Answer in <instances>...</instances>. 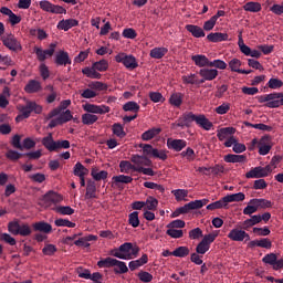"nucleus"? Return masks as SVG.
<instances>
[{
  "label": "nucleus",
  "instance_id": "nucleus-1",
  "mask_svg": "<svg viewBox=\"0 0 283 283\" xmlns=\"http://www.w3.org/2000/svg\"><path fill=\"white\" fill-rule=\"evenodd\" d=\"M8 231L12 235H22V238H28L32 235V228L28 223H19V220L10 221L8 223Z\"/></svg>",
  "mask_w": 283,
  "mask_h": 283
},
{
  "label": "nucleus",
  "instance_id": "nucleus-2",
  "mask_svg": "<svg viewBox=\"0 0 283 283\" xmlns=\"http://www.w3.org/2000/svg\"><path fill=\"white\" fill-rule=\"evenodd\" d=\"M259 103H266L265 107L275 109L283 106V93H271L258 97Z\"/></svg>",
  "mask_w": 283,
  "mask_h": 283
},
{
  "label": "nucleus",
  "instance_id": "nucleus-3",
  "mask_svg": "<svg viewBox=\"0 0 283 283\" xmlns=\"http://www.w3.org/2000/svg\"><path fill=\"white\" fill-rule=\"evenodd\" d=\"M208 202L209 200L207 199L190 201L189 203H186L184 207L177 208L172 212L171 218H178V216L189 213L190 211H193L196 209H202V207H205V205H207Z\"/></svg>",
  "mask_w": 283,
  "mask_h": 283
},
{
  "label": "nucleus",
  "instance_id": "nucleus-4",
  "mask_svg": "<svg viewBox=\"0 0 283 283\" xmlns=\"http://www.w3.org/2000/svg\"><path fill=\"white\" fill-rule=\"evenodd\" d=\"M139 147L143 149V154L146 158H159V160H167V153L165 150H158L149 144H140Z\"/></svg>",
  "mask_w": 283,
  "mask_h": 283
},
{
  "label": "nucleus",
  "instance_id": "nucleus-5",
  "mask_svg": "<svg viewBox=\"0 0 283 283\" xmlns=\"http://www.w3.org/2000/svg\"><path fill=\"white\" fill-rule=\"evenodd\" d=\"M1 41L4 45V48H8V50H10L11 52H21L23 50L21 42H19V40H17L14 34H12V33L3 35L1 38Z\"/></svg>",
  "mask_w": 283,
  "mask_h": 283
},
{
  "label": "nucleus",
  "instance_id": "nucleus-6",
  "mask_svg": "<svg viewBox=\"0 0 283 283\" xmlns=\"http://www.w3.org/2000/svg\"><path fill=\"white\" fill-rule=\"evenodd\" d=\"M42 202L44 209H50L52 205H60V202H63V197L61 193L50 190L43 196Z\"/></svg>",
  "mask_w": 283,
  "mask_h": 283
},
{
  "label": "nucleus",
  "instance_id": "nucleus-7",
  "mask_svg": "<svg viewBox=\"0 0 283 283\" xmlns=\"http://www.w3.org/2000/svg\"><path fill=\"white\" fill-rule=\"evenodd\" d=\"M132 242L123 243L118 249H114L111 251V254L114 258H118L119 260H132Z\"/></svg>",
  "mask_w": 283,
  "mask_h": 283
},
{
  "label": "nucleus",
  "instance_id": "nucleus-8",
  "mask_svg": "<svg viewBox=\"0 0 283 283\" xmlns=\"http://www.w3.org/2000/svg\"><path fill=\"white\" fill-rule=\"evenodd\" d=\"M116 63H123L127 70H136L138 62L134 55H127L126 53H119L115 56Z\"/></svg>",
  "mask_w": 283,
  "mask_h": 283
},
{
  "label": "nucleus",
  "instance_id": "nucleus-9",
  "mask_svg": "<svg viewBox=\"0 0 283 283\" xmlns=\"http://www.w3.org/2000/svg\"><path fill=\"white\" fill-rule=\"evenodd\" d=\"M271 171H273V169H271L269 165L265 167H254L245 174V178H266Z\"/></svg>",
  "mask_w": 283,
  "mask_h": 283
},
{
  "label": "nucleus",
  "instance_id": "nucleus-10",
  "mask_svg": "<svg viewBox=\"0 0 283 283\" xmlns=\"http://www.w3.org/2000/svg\"><path fill=\"white\" fill-rule=\"evenodd\" d=\"M229 240L232 242H249L251 240V235L247 233V231L242 229L234 228L228 234Z\"/></svg>",
  "mask_w": 283,
  "mask_h": 283
},
{
  "label": "nucleus",
  "instance_id": "nucleus-11",
  "mask_svg": "<svg viewBox=\"0 0 283 283\" xmlns=\"http://www.w3.org/2000/svg\"><path fill=\"white\" fill-rule=\"evenodd\" d=\"M83 109L88 114H109L111 112L109 106H105V105L98 106L90 103L84 104Z\"/></svg>",
  "mask_w": 283,
  "mask_h": 283
},
{
  "label": "nucleus",
  "instance_id": "nucleus-12",
  "mask_svg": "<svg viewBox=\"0 0 283 283\" xmlns=\"http://www.w3.org/2000/svg\"><path fill=\"white\" fill-rule=\"evenodd\" d=\"M54 63L57 66L61 65H72V60L70 59V53L61 50L55 54Z\"/></svg>",
  "mask_w": 283,
  "mask_h": 283
},
{
  "label": "nucleus",
  "instance_id": "nucleus-13",
  "mask_svg": "<svg viewBox=\"0 0 283 283\" xmlns=\"http://www.w3.org/2000/svg\"><path fill=\"white\" fill-rule=\"evenodd\" d=\"M198 115L193 114L192 112L188 114H184L177 123V127H191V123H196Z\"/></svg>",
  "mask_w": 283,
  "mask_h": 283
},
{
  "label": "nucleus",
  "instance_id": "nucleus-14",
  "mask_svg": "<svg viewBox=\"0 0 283 283\" xmlns=\"http://www.w3.org/2000/svg\"><path fill=\"white\" fill-rule=\"evenodd\" d=\"M130 163H134L136 167H151L153 163L149 157L140 156V155H133L130 157Z\"/></svg>",
  "mask_w": 283,
  "mask_h": 283
},
{
  "label": "nucleus",
  "instance_id": "nucleus-15",
  "mask_svg": "<svg viewBox=\"0 0 283 283\" xmlns=\"http://www.w3.org/2000/svg\"><path fill=\"white\" fill-rule=\"evenodd\" d=\"M130 182H134L132 176L119 175L113 177V185H115L117 189H124L123 185H129Z\"/></svg>",
  "mask_w": 283,
  "mask_h": 283
},
{
  "label": "nucleus",
  "instance_id": "nucleus-16",
  "mask_svg": "<svg viewBox=\"0 0 283 283\" xmlns=\"http://www.w3.org/2000/svg\"><path fill=\"white\" fill-rule=\"evenodd\" d=\"M70 105H72V101H70V99L62 101L59 107L52 109L48 114L46 120H50L51 118H54V116H59V114H61V112H63V109H67V107H70Z\"/></svg>",
  "mask_w": 283,
  "mask_h": 283
},
{
  "label": "nucleus",
  "instance_id": "nucleus-17",
  "mask_svg": "<svg viewBox=\"0 0 283 283\" xmlns=\"http://www.w3.org/2000/svg\"><path fill=\"white\" fill-rule=\"evenodd\" d=\"M200 76L203 77V80L200 81V83H205V81H213L218 77V70L216 69H201L199 71Z\"/></svg>",
  "mask_w": 283,
  "mask_h": 283
},
{
  "label": "nucleus",
  "instance_id": "nucleus-18",
  "mask_svg": "<svg viewBox=\"0 0 283 283\" xmlns=\"http://www.w3.org/2000/svg\"><path fill=\"white\" fill-rule=\"evenodd\" d=\"M41 90H43L41 82L36 80H30L24 86V92H27V94H36V92H41Z\"/></svg>",
  "mask_w": 283,
  "mask_h": 283
},
{
  "label": "nucleus",
  "instance_id": "nucleus-19",
  "mask_svg": "<svg viewBox=\"0 0 283 283\" xmlns=\"http://www.w3.org/2000/svg\"><path fill=\"white\" fill-rule=\"evenodd\" d=\"M167 145L169 149H174L175 151H182V149L187 147V142L184 139H168Z\"/></svg>",
  "mask_w": 283,
  "mask_h": 283
},
{
  "label": "nucleus",
  "instance_id": "nucleus-20",
  "mask_svg": "<svg viewBox=\"0 0 283 283\" xmlns=\"http://www.w3.org/2000/svg\"><path fill=\"white\" fill-rule=\"evenodd\" d=\"M33 231H39L40 233H52V224L45 222V221H40L35 222L32 224Z\"/></svg>",
  "mask_w": 283,
  "mask_h": 283
},
{
  "label": "nucleus",
  "instance_id": "nucleus-21",
  "mask_svg": "<svg viewBox=\"0 0 283 283\" xmlns=\"http://www.w3.org/2000/svg\"><path fill=\"white\" fill-rule=\"evenodd\" d=\"M76 25H78V20L76 19L62 20L57 23V30H64V32H67V30L76 28Z\"/></svg>",
  "mask_w": 283,
  "mask_h": 283
},
{
  "label": "nucleus",
  "instance_id": "nucleus-22",
  "mask_svg": "<svg viewBox=\"0 0 283 283\" xmlns=\"http://www.w3.org/2000/svg\"><path fill=\"white\" fill-rule=\"evenodd\" d=\"M207 40L210 43H220L222 41H229V34L228 33H220V32L210 33V34L207 35Z\"/></svg>",
  "mask_w": 283,
  "mask_h": 283
},
{
  "label": "nucleus",
  "instance_id": "nucleus-23",
  "mask_svg": "<svg viewBox=\"0 0 283 283\" xmlns=\"http://www.w3.org/2000/svg\"><path fill=\"white\" fill-rule=\"evenodd\" d=\"M186 30L187 32H190V34H192L195 39H202V36L206 35L205 30H202V28H200L199 25L187 24Z\"/></svg>",
  "mask_w": 283,
  "mask_h": 283
},
{
  "label": "nucleus",
  "instance_id": "nucleus-24",
  "mask_svg": "<svg viewBox=\"0 0 283 283\" xmlns=\"http://www.w3.org/2000/svg\"><path fill=\"white\" fill-rule=\"evenodd\" d=\"M247 198L243 192H238L233 195H227L223 197V202H226V207L229 205V202H243V200Z\"/></svg>",
  "mask_w": 283,
  "mask_h": 283
},
{
  "label": "nucleus",
  "instance_id": "nucleus-25",
  "mask_svg": "<svg viewBox=\"0 0 283 283\" xmlns=\"http://www.w3.org/2000/svg\"><path fill=\"white\" fill-rule=\"evenodd\" d=\"M196 123L201 127L202 129H206V132H209L211 127H213V123L207 118L205 115H197Z\"/></svg>",
  "mask_w": 283,
  "mask_h": 283
},
{
  "label": "nucleus",
  "instance_id": "nucleus-26",
  "mask_svg": "<svg viewBox=\"0 0 283 283\" xmlns=\"http://www.w3.org/2000/svg\"><path fill=\"white\" fill-rule=\"evenodd\" d=\"M98 240V237L90 234L84 238H80L78 240L74 241L75 247H84L87 249L90 247V242Z\"/></svg>",
  "mask_w": 283,
  "mask_h": 283
},
{
  "label": "nucleus",
  "instance_id": "nucleus-27",
  "mask_svg": "<svg viewBox=\"0 0 283 283\" xmlns=\"http://www.w3.org/2000/svg\"><path fill=\"white\" fill-rule=\"evenodd\" d=\"M91 176L98 182L101 180H107V176H109V172H107V170L98 171L97 167H93L91 170Z\"/></svg>",
  "mask_w": 283,
  "mask_h": 283
},
{
  "label": "nucleus",
  "instance_id": "nucleus-28",
  "mask_svg": "<svg viewBox=\"0 0 283 283\" xmlns=\"http://www.w3.org/2000/svg\"><path fill=\"white\" fill-rule=\"evenodd\" d=\"M192 61L198 67H209L211 63V61H209V57L206 55H192Z\"/></svg>",
  "mask_w": 283,
  "mask_h": 283
},
{
  "label": "nucleus",
  "instance_id": "nucleus-29",
  "mask_svg": "<svg viewBox=\"0 0 283 283\" xmlns=\"http://www.w3.org/2000/svg\"><path fill=\"white\" fill-rule=\"evenodd\" d=\"M41 143L43 147L48 149V151H54V145L56 144V140H54L52 133H49L46 137H43Z\"/></svg>",
  "mask_w": 283,
  "mask_h": 283
},
{
  "label": "nucleus",
  "instance_id": "nucleus-30",
  "mask_svg": "<svg viewBox=\"0 0 283 283\" xmlns=\"http://www.w3.org/2000/svg\"><path fill=\"white\" fill-rule=\"evenodd\" d=\"M249 205H256L258 209H271L273 202L266 199H251Z\"/></svg>",
  "mask_w": 283,
  "mask_h": 283
},
{
  "label": "nucleus",
  "instance_id": "nucleus-31",
  "mask_svg": "<svg viewBox=\"0 0 283 283\" xmlns=\"http://www.w3.org/2000/svg\"><path fill=\"white\" fill-rule=\"evenodd\" d=\"M161 132L163 128L153 127L142 134V140H151L153 138H156V136H158Z\"/></svg>",
  "mask_w": 283,
  "mask_h": 283
},
{
  "label": "nucleus",
  "instance_id": "nucleus-32",
  "mask_svg": "<svg viewBox=\"0 0 283 283\" xmlns=\"http://www.w3.org/2000/svg\"><path fill=\"white\" fill-rule=\"evenodd\" d=\"M149 262V258L147 254H143L139 260L130 261L128 266L130 271H136V269H139V266H143L144 264H147Z\"/></svg>",
  "mask_w": 283,
  "mask_h": 283
},
{
  "label": "nucleus",
  "instance_id": "nucleus-33",
  "mask_svg": "<svg viewBox=\"0 0 283 283\" xmlns=\"http://www.w3.org/2000/svg\"><path fill=\"white\" fill-rule=\"evenodd\" d=\"M93 198H96V182L88 180L86 186L85 199L92 200Z\"/></svg>",
  "mask_w": 283,
  "mask_h": 283
},
{
  "label": "nucleus",
  "instance_id": "nucleus-34",
  "mask_svg": "<svg viewBox=\"0 0 283 283\" xmlns=\"http://www.w3.org/2000/svg\"><path fill=\"white\" fill-rule=\"evenodd\" d=\"M235 134V128L233 127H226L218 130L217 137L219 140H224L228 136H233Z\"/></svg>",
  "mask_w": 283,
  "mask_h": 283
},
{
  "label": "nucleus",
  "instance_id": "nucleus-35",
  "mask_svg": "<svg viewBox=\"0 0 283 283\" xmlns=\"http://www.w3.org/2000/svg\"><path fill=\"white\" fill-rule=\"evenodd\" d=\"M119 169L122 171V174H129L130 169L133 171H138V167H136V165H132V163L127 161V160H122L119 163Z\"/></svg>",
  "mask_w": 283,
  "mask_h": 283
},
{
  "label": "nucleus",
  "instance_id": "nucleus-36",
  "mask_svg": "<svg viewBox=\"0 0 283 283\" xmlns=\"http://www.w3.org/2000/svg\"><path fill=\"white\" fill-rule=\"evenodd\" d=\"M112 132L114 136H117V138H125V136H127V133H125V128L120 123L113 124Z\"/></svg>",
  "mask_w": 283,
  "mask_h": 283
},
{
  "label": "nucleus",
  "instance_id": "nucleus-37",
  "mask_svg": "<svg viewBox=\"0 0 283 283\" xmlns=\"http://www.w3.org/2000/svg\"><path fill=\"white\" fill-rule=\"evenodd\" d=\"M97 266L99 269H112V266H116V259L113 258H106L104 260H99L97 262Z\"/></svg>",
  "mask_w": 283,
  "mask_h": 283
},
{
  "label": "nucleus",
  "instance_id": "nucleus-38",
  "mask_svg": "<svg viewBox=\"0 0 283 283\" xmlns=\"http://www.w3.org/2000/svg\"><path fill=\"white\" fill-rule=\"evenodd\" d=\"M243 10H245V12H260L262 10V4L260 2H247L243 6Z\"/></svg>",
  "mask_w": 283,
  "mask_h": 283
},
{
  "label": "nucleus",
  "instance_id": "nucleus-39",
  "mask_svg": "<svg viewBox=\"0 0 283 283\" xmlns=\"http://www.w3.org/2000/svg\"><path fill=\"white\" fill-rule=\"evenodd\" d=\"M277 254L275 253H270L266 254L263 259L262 262H264V264H270L273 270L275 271V266H277Z\"/></svg>",
  "mask_w": 283,
  "mask_h": 283
},
{
  "label": "nucleus",
  "instance_id": "nucleus-40",
  "mask_svg": "<svg viewBox=\"0 0 283 283\" xmlns=\"http://www.w3.org/2000/svg\"><path fill=\"white\" fill-rule=\"evenodd\" d=\"M55 213H60V216H73L74 209L70 206H59L53 208Z\"/></svg>",
  "mask_w": 283,
  "mask_h": 283
},
{
  "label": "nucleus",
  "instance_id": "nucleus-41",
  "mask_svg": "<svg viewBox=\"0 0 283 283\" xmlns=\"http://www.w3.org/2000/svg\"><path fill=\"white\" fill-rule=\"evenodd\" d=\"M169 50L167 48H155L150 50V57L151 59H163L165 54H167Z\"/></svg>",
  "mask_w": 283,
  "mask_h": 283
},
{
  "label": "nucleus",
  "instance_id": "nucleus-42",
  "mask_svg": "<svg viewBox=\"0 0 283 283\" xmlns=\"http://www.w3.org/2000/svg\"><path fill=\"white\" fill-rule=\"evenodd\" d=\"M73 174L74 176H77V177L87 176L90 174V170L78 161L74 166Z\"/></svg>",
  "mask_w": 283,
  "mask_h": 283
},
{
  "label": "nucleus",
  "instance_id": "nucleus-43",
  "mask_svg": "<svg viewBox=\"0 0 283 283\" xmlns=\"http://www.w3.org/2000/svg\"><path fill=\"white\" fill-rule=\"evenodd\" d=\"M82 73L87 76V78H101V73H98L93 66H86L82 70Z\"/></svg>",
  "mask_w": 283,
  "mask_h": 283
},
{
  "label": "nucleus",
  "instance_id": "nucleus-44",
  "mask_svg": "<svg viewBox=\"0 0 283 283\" xmlns=\"http://www.w3.org/2000/svg\"><path fill=\"white\" fill-rule=\"evenodd\" d=\"M98 120V116L91 114V113H85L82 115V123L83 125H94Z\"/></svg>",
  "mask_w": 283,
  "mask_h": 283
},
{
  "label": "nucleus",
  "instance_id": "nucleus-45",
  "mask_svg": "<svg viewBox=\"0 0 283 283\" xmlns=\"http://www.w3.org/2000/svg\"><path fill=\"white\" fill-rule=\"evenodd\" d=\"M124 112H134L135 114H138L140 112V105L136 102H127L123 105Z\"/></svg>",
  "mask_w": 283,
  "mask_h": 283
},
{
  "label": "nucleus",
  "instance_id": "nucleus-46",
  "mask_svg": "<svg viewBox=\"0 0 283 283\" xmlns=\"http://www.w3.org/2000/svg\"><path fill=\"white\" fill-rule=\"evenodd\" d=\"M144 203L148 211H156V209H158V199L153 196H149Z\"/></svg>",
  "mask_w": 283,
  "mask_h": 283
},
{
  "label": "nucleus",
  "instance_id": "nucleus-47",
  "mask_svg": "<svg viewBox=\"0 0 283 283\" xmlns=\"http://www.w3.org/2000/svg\"><path fill=\"white\" fill-rule=\"evenodd\" d=\"M224 208H227V202H224V197L207 206L208 211H216V209H224Z\"/></svg>",
  "mask_w": 283,
  "mask_h": 283
},
{
  "label": "nucleus",
  "instance_id": "nucleus-48",
  "mask_svg": "<svg viewBox=\"0 0 283 283\" xmlns=\"http://www.w3.org/2000/svg\"><path fill=\"white\" fill-rule=\"evenodd\" d=\"M226 163H244L247 160V156L244 155H226L224 156Z\"/></svg>",
  "mask_w": 283,
  "mask_h": 283
},
{
  "label": "nucleus",
  "instance_id": "nucleus-49",
  "mask_svg": "<svg viewBox=\"0 0 283 283\" xmlns=\"http://www.w3.org/2000/svg\"><path fill=\"white\" fill-rule=\"evenodd\" d=\"M242 66V61L238 60V59H232L230 62H229V67L231 70V72H237L238 74H240L241 72H244L242 71L240 67Z\"/></svg>",
  "mask_w": 283,
  "mask_h": 283
},
{
  "label": "nucleus",
  "instance_id": "nucleus-50",
  "mask_svg": "<svg viewBox=\"0 0 283 283\" xmlns=\"http://www.w3.org/2000/svg\"><path fill=\"white\" fill-rule=\"evenodd\" d=\"M92 66L95 70H97V72H107L109 63L107 62V60H101L98 62L93 63Z\"/></svg>",
  "mask_w": 283,
  "mask_h": 283
},
{
  "label": "nucleus",
  "instance_id": "nucleus-51",
  "mask_svg": "<svg viewBox=\"0 0 283 283\" xmlns=\"http://www.w3.org/2000/svg\"><path fill=\"white\" fill-rule=\"evenodd\" d=\"M170 105H174V107H180L182 105V93H175L169 98Z\"/></svg>",
  "mask_w": 283,
  "mask_h": 283
},
{
  "label": "nucleus",
  "instance_id": "nucleus-52",
  "mask_svg": "<svg viewBox=\"0 0 283 283\" xmlns=\"http://www.w3.org/2000/svg\"><path fill=\"white\" fill-rule=\"evenodd\" d=\"M190 251L187 247H179L172 251V255L175 258H187L189 255Z\"/></svg>",
  "mask_w": 283,
  "mask_h": 283
},
{
  "label": "nucleus",
  "instance_id": "nucleus-53",
  "mask_svg": "<svg viewBox=\"0 0 283 283\" xmlns=\"http://www.w3.org/2000/svg\"><path fill=\"white\" fill-rule=\"evenodd\" d=\"M128 223L134 229L140 226V219H138V211H134L128 216Z\"/></svg>",
  "mask_w": 283,
  "mask_h": 283
},
{
  "label": "nucleus",
  "instance_id": "nucleus-54",
  "mask_svg": "<svg viewBox=\"0 0 283 283\" xmlns=\"http://www.w3.org/2000/svg\"><path fill=\"white\" fill-rule=\"evenodd\" d=\"M6 158H8V160H12L13 163L19 160L20 158H24V154H20L17 150H8L6 153Z\"/></svg>",
  "mask_w": 283,
  "mask_h": 283
},
{
  "label": "nucleus",
  "instance_id": "nucleus-55",
  "mask_svg": "<svg viewBox=\"0 0 283 283\" xmlns=\"http://www.w3.org/2000/svg\"><path fill=\"white\" fill-rule=\"evenodd\" d=\"M172 193L177 200V202H180L189 196V190L186 189H178V190H172Z\"/></svg>",
  "mask_w": 283,
  "mask_h": 283
},
{
  "label": "nucleus",
  "instance_id": "nucleus-56",
  "mask_svg": "<svg viewBox=\"0 0 283 283\" xmlns=\"http://www.w3.org/2000/svg\"><path fill=\"white\" fill-rule=\"evenodd\" d=\"M60 149H70V140H56L53 147V151H59Z\"/></svg>",
  "mask_w": 283,
  "mask_h": 283
},
{
  "label": "nucleus",
  "instance_id": "nucleus-57",
  "mask_svg": "<svg viewBox=\"0 0 283 283\" xmlns=\"http://www.w3.org/2000/svg\"><path fill=\"white\" fill-rule=\"evenodd\" d=\"M115 266L118 268V270L116 268L114 269V273L117 274L127 273L129 271V268H127V264H125L123 261L116 260Z\"/></svg>",
  "mask_w": 283,
  "mask_h": 283
},
{
  "label": "nucleus",
  "instance_id": "nucleus-58",
  "mask_svg": "<svg viewBox=\"0 0 283 283\" xmlns=\"http://www.w3.org/2000/svg\"><path fill=\"white\" fill-rule=\"evenodd\" d=\"M144 187H146V189H156L160 193H165V186L158 185L156 182L146 181L144 182Z\"/></svg>",
  "mask_w": 283,
  "mask_h": 283
},
{
  "label": "nucleus",
  "instance_id": "nucleus-59",
  "mask_svg": "<svg viewBox=\"0 0 283 283\" xmlns=\"http://www.w3.org/2000/svg\"><path fill=\"white\" fill-rule=\"evenodd\" d=\"M282 86H283V82L280 78L272 77L268 82V87H270V90H280V87Z\"/></svg>",
  "mask_w": 283,
  "mask_h": 283
},
{
  "label": "nucleus",
  "instance_id": "nucleus-60",
  "mask_svg": "<svg viewBox=\"0 0 283 283\" xmlns=\"http://www.w3.org/2000/svg\"><path fill=\"white\" fill-rule=\"evenodd\" d=\"M182 158H187L189 163H193L196 160V151L192 148H187L181 153Z\"/></svg>",
  "mask_w": 283,
  "mask_h": 283
},
{
  "label": "nucleus",
  "instance_id": "nucleus-61",
  "mask_svg": "<svg viewBox=\"0 0 283 283\" xmlns=\"http://www.w3.org/2000/svg\"><path fill=\"white\" fill-rule=\"evenodd\" d=\"M55 227H69L70 229H74V227H76V223L67 219H56Z\"/></svg>",
  "mask_w": 283,
  "mask_h": 283
},
{
  "label": "nucleus",
  "instance_id": "nucleus-62",
  "mask_svg": "<svg viewBox=\"0 0 283 283\" xmlns=\"http://www.w3.org/2000/svg\"><path fill=\"white\" fill-rule=\"evenodd\" d=\"M259 211L258 205L256 203H249L244 209H243V214L244 216H253V213H256Z\"/></svg>",
  "mask_w": 283,
  "mask_h": 283
},
{
  "label": "nucleus",
  "instance_id": "nucleus-63",
  "mask_svg": "<svg viewBox=\"0 0 283 283\" xmlns=\"http://www.w3.org/2000/svg\"><path fill=\"white\" fill-rule=\"evenodd\" d=\"M138 277H139L140 282H145V283H149V282H151V280H154V275H151V273L145 272V271H140L138 273Z\"/></svg>",
  "mask_w": 283,
  "mask_h": 283
},
{
  "label": "nucleus",
  "instance_id": "nucleus-64",
  "mask_svg": "<svg viewBox=\"0 0 283 283\" xmlns=\"http://www.w3.org/2000/svg\"><path fill=\"white\" fill-rule=\"evenodd\" d=\"M56 251H57V249H56V245H54V244H46L42 249L43 255H54V253H56Z\"/></svg>",
  "mask_w": 283,
  "mask_h": 283
}]
</instances>
